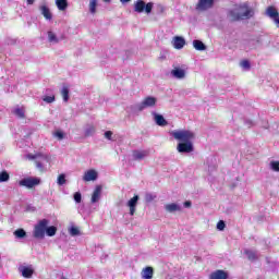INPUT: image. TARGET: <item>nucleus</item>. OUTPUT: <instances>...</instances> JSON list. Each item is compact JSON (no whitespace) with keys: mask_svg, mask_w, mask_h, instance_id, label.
Returning <instances> with one entry per match:
<instances>
[{"mask_svg":"<svg viewBox=\"0 0 279 279\" xmlns=\"http://www.w3.org/2000/svg\"><path fill=\"white\" fill-rule=\"evenodd\" d=\"M254 14V9L250 7V3L242 2L227 11V19L231 21V23H239L240 21H250V19H253Z\"/></svg>","mask_w":279,"mask_h":279,"instance_id":"f257e3e1","label":"nucleus"},{"mask_svg":"<svg viewBox=\"0 0 279 279\" xmlns=\"http://www.w3.org/2000/svg\"><path fill=\"white\" fill-rule=\"evenodd\" d=\"M57 232H58V227L56 226L49 227V220L41 219L35 225L33 230V236L34 239H38L39 241H43V239H45V234L47 236H56Z\"/></svg>","mask_w":279,"mask_h":279,"instance_id":"f03ea898","label":"nucleus"},{"mask_svg":"<svg viewBox=\"0 0 279 279\" xmlns=\"http://www.w3.org/2000/svg\"><path fill=\"white\" fill-rule=\"evenodd\" d=\"M156 104H158L157 97L147 96L141 102L132 105L130 110L134 114H138V112H143V110H147V108H156Z\"/></svg>","mask_w":279,"mask_h":279,"instance_id":"7ed1b4c3","label":"nucleus"},{"mask_svg":"<svg viewBox=\"0 0 279 279\" xmlns=\"http://www.w3.org/2000/svg\"><path fill=\"white\" fill-rule=\"evenodd\" d=\"M26 158H28V160H35L36 168L40 173H45V171H47L45 163H49L51 161V158L43 153H37L35 155L28 154Z\"/></svg>","mask_w":279,"mask_h":279,"instance_id":"20e7f679","label":"nucleus"},{"mask_svg":"<svg viewBox=\"0 0 279 279\" xmlns=\"http://www.w3.org/2000/svg\"><path fill=\"white\" fill-rule=\"evenodd\" d=\"M171 136L180 143H191L195 140V133L189 130H175L171 132Z\"/></svg>","mask_w":279,"mask_h":279,"instance_id":"39448f33","label":"nucleus"},{"mask_svg":"<svg viewBox=\"0 0 279 279\" xmlns=\"http://www.w3.org/2000/svg\"><path fill=\"white\" fill-rule=\"evenodd\" d=\"M154 10V2L145 3V0H137L134 3V12H137V14H143L145 12L146 14H149Z\"/></svg>","mask_w":279,"mask_h":279,"instance_id":"423d86ee","label":"nucleus"},{"mask_svg":"<svg viewBox=\"0 0 279 279\" xmlns=\"http://www.w3.org/2000/svg\"><path fill=\"white\" fill-rule=\"evenodd\" d=\"M215 8V0H198L195 5L196 12H208Z\"/></svg>","mask_w":279,"mask_h":279,"instance_id":"0eeeda50","label":"nucleus"},{"mask_svg":"<svg viewBox=\"0 0 279 279\" xmlns=\"http://www.w3.org/2000/svg\"><path fill=\"white\" fill-rule=\"evenodd\" d=\"M40 184L39 178L28 177L19 181V186H24L25 189H34V186H38Z\"/></svg>","mask_w":279,"mask_h":279,"instance_id":"6e6552de","label":"nucleus"},{"mask_svg":"<svg viewBox=\"0 0 279 279\" xmlns=\"http://www.w3.org/2000/svg\"><path fill=\"white\" fill-rule=\"evenodd\" d=\"M177 151H179V154H192V151H195L193 142H180L177 145Z\"/></svg>","mask_w":279,"mask_h":279,"instance_id":"1a4fd4ad","label":"nucleus"},{"mask_svg":"<svg viewBox=\"0 0 279 279\" xmlns=\"http://www.w3.org/2000/svg\"><path fill=\"white\" fill-rule=\"evenodd\" d=\"M138 199H141V197L138 195H134V197H132L126 203L128 208H130L131 217H134V214L136 213V206H138Z\"/></svg>","mask_w":279,"mask_h":279,"instance_id":"9d476101","label":"nucleus"},{"mask_svg":"<svg viewBox=\"0 0 279 279\" xmlns=\"http://www.w3.org/2000/svg\"><path fill=\"white\" fill-rule=\"evenodd\" d=\"M267 16L276 23L277 27H279V12L274 7H268L266 10Z\"/></svg>","mask_w":279,"mask_h":279,"instance_id":"9b49d317","label":"nucleus"},{"mask_svg":"<svg viewBox=\"0 0 279 279\" xmlns=\"http://www.w3.org/2000/svg\"><path fill=\"white\" fill-rule=\"evenodd\" d=\"M171 45L174 49H184V45H186V39H184V37L175 36L172 38Z\"/></svg>","mask_w":279,"mask_h":279,"instance_id":"f8f14e48","label":"nucleus"},{"mask_svg":"<svg viewBox=\"0 0 279 279\" xmlns=\"http://www.w3.org/2000/svg\"><path fill=\"white\" fill-rule=\"evenodd\" d=\"M19 271L23 276V278H32V276H34V267L32 265L20 266Z\"/></svg>","mask_w":279,"mask_h":279,"instance_id":"ddd939ff","label":"nucleus"},{"mask_svg":"<svg viewBox=\"0 0 279 279\" xmlns=\"http://www.w3.org/2000/svg\"><path fill=\"white\" fill-rule=\"evenodd\" d=\"M98 175L99 174L96 172V170H94V169L87 170L83 175V181L84 182H95V180H97Z\"/></svg>","mask_w":279,"mask_h":279,"instance_id":"4468645a","label":"nucleus"},{"mask_svg":"<svg viewBox=\"0 0 279 279\" xmlns=\"http://www.w3.org/2000/svg\"><path fill=\"white\" fill-rule=\"evenodd\" d=\"M101 191H104V186L96 185L93 194H92V204H97L99 199H101Z\"/></svg>","mask_w":279,"mask_h":279,"instance_id":"2eb2a0df","label":"nucleus"},{"mask_svg":"<svg viewBox=\"0 0 279 279\" xmlns=\"http://www.w3.org/2000/svg\"><path fill=\"white\" fill-rule=\"evenodd\" d=\"M39 12L40 14L44 15L46 21H51L53 19V14L51 13V10L49 9V7L45 4L39 7Z\"/></svg>","mask_w":279,"mask_h":279,"instance_id":"dca6fc26","label":"nucleus"},{"mask_svg":"<svg viewBox=\"0 0 279 279\" xmlns=\"http://www.w3.org/2000/svg\"><path fill=\"white\" fill-rule=\"evenodd\" d=\"M209 279H228V272L226 270H215L209 275Z\"/></svg>","mask_w":279,"mask_h":279,"instance_id":"f3484780","label":"nucleus"},{"mask_svg":"<svg viewBox=\"0 0 279 279\" xmlns=\"http://www.w3.org/2000/svg\"><path fill=\"white\" fill-rule=\"evenodd\" d=\"M167 213H182V206L177 203L167 204L165 206Z\"/></svg>","mask_w":279,"mask_h":279,"instance_id":"a211bd4d","label":"nucleus"},{"mask_svg":"<svg viewBox=\"0 0 279 279\" xmlns=\"http://www.w3.org/2000/svg\"><path fill=\"white\" fill-rule=\"evenodd\" d=\"M153 116H154L155 122L160 128H165V125L169 124V122H167V120L165 119V117L162 114H158L156 112H153Z\"/></svg>","mask_w":279,"mask_h":279,"instance_id":"6ab92c4d","label":"nucleus"},{"mask_svg":"<svg viewBox=\"0 0 279 279\" xmlns=\"http://www.w3.org/2000/svg\"><path fill=\"white\" fill-rule=\"evenodd\" d=\"M192 45L194 47V49L196 51H206V49H208V47L206 46V44H204V41L199 40V39H194L192 41Z\"/></svg>","mask_w":279,"mask_h":279,"instance_id":"aec40b11","label":"nucleus"},{"mask_svg":"<svg viewBox=\"0 0 279 279\" xmlns=\"http://www.w3.org/2000/svg\"><path fill=\"white\" fill-rule=\"evenodd\" d=\"M142 279H151L154 278V268L151 266H147L142 270Z\"/></svg>","mask_w":279,"mask_h":279,"instance_id":"412c9836","label":"nucleus"},{"mask_svg":"<svg viewBox=\"0 0 279 279\" xmlns=\"http://www.w3.org/2000/svg\"><path fill=\"white\" fill-rule=\"evenodd\" d=\"M171 75H173L175 80H184V77H186V72L183 69L175 68L171 71Z\"/></svg>","mask_w":279,"mask_h":279,"instance_id":"4be33fe9","label":"nucleus"},{"mask_svg":"<svg viewBox=\"0 0 279 279\" xmlns=\"http://www.w3.org/2000/svg\"><path fill=\"white\" fill-rule=\"evenodd\" d=\"M147 156H149V150H135V151H133L134 160H144V158H147Z\"/></svg>","mask_w":279,"mask_h":279,"instance_id":"5701e85b","label":"nucleus"},{"mask_svg":"<svg viewBox=\"0 0 279 279\" xmlns=\"http://www.w3.org/2000/svg\"><path fill=\"white\" fill-rule=\"evenodd\" d=\"M58 10H60L61 12H64V10H66V8H69V1L68 0H56L54 1Z\"/></svg>","mask_w":279,"mask_h":279,"instance_id":"b1692460","label":"nucleus"},{"mask_svg":"<svg viewBox=\"0 0 279 279\" xmlns=\"http://www.w3.org/2000/svg\"><path fill=\"white\" fill-rule=\"evenodd\" d=\"M244 254L247 256L248 260H258V255L255 251L252 250H244Z\"/></svg>","mask_w":279,"mask_h":279,"instance_id":"393cba45","label":"nucleus"},{"mask_svg":"<svg viewBox=\"0 0 279 279\" xmlns=\"http://www.w3.org/2000/svg\"><path fill=\"white\" fill-rule=\"evenodd\" d=\"M46 40L50 45H58V43H60V40H64V37L48 36Z\"/></svg>","mask_w":279,"mask_h":279,"instance_id":"a878e982","label":"nucleus"},{"mask_svg":"<svg viewBox=\"0 0 279 279\" xmlns=\"http://www.w3.org/2000/svg\"><path fill=\"white\" fill-rule=\"evenodd\" d=\"M95 132H96V130H95V126L93 124H87L85 126V133L84 134H85L86 137L94 136Z\"/></svg>","mask_w":279,"mask_h":279,"instance_id":"bb28decb","label":"nucleus"},{"mask_svg":"<svg viewBox=\"0 0 279 279\" xmlns=\"http://www.w3.org/2000/svg\"><path fill=\"white\" fill-rule=\"evenodd\" d=\"M13 114H15V117H19L20 119H25V109L17 107L13 110Z\"/></svg>","mask_w":279,"mask_h":279,"instance_id":"cd10ccee","label":"nucleus"},{"mask_svg":"<svg viewBox=\"0 0 279 279\" xmlns=\"http://www.w3.org/2000/svg\"><path fill=\"white\" fill-rule=\"evenodd\" d=\"M97 1L98 0H89V12L92 14H97Z\"/></svg>","mask_w":279,"mask_h":279,"instance_id":"c85d7f7f","label":"nucleus"},{"mask_svg":"<svg viewBox=\"0 0 279 279\" xmlns=\"http://www.w3.org/2000/svg\"><path fill=\"white\" fill-rule=\"evenodd\" d=\"M14 236L16 239H25V236H27V232H25L23 229H17L14 231Z\"/></svg>","mask_w":279,"mask_h":279,"instance_id":"c756f323","label":"nucleus"},{"mask_svg":"<svg viewBox=\"0 0 279 279\" xmlns=\"http://www.w3.org/2000/svg\"><path fill=\"white\" fill-rule=\"evenodd\" d=\"M61 95L63 101L66 104V101H69V87H62Z\"/></svg>","mask_w":279,"mask_h":279,"instance_id":"7c9ffc66","label":"nucleus"},{"mask_svg":"<svg viewBox=\"0 0 279 279\" xmlns=\"http://www.w3.org/2000/svg\"><path fill=\"white\" fill-rule=\"evenodd\" d=\"M57 184H59V186H64V184H66V175L60 174L57 179Z\"/></svg>","mask_w":279,"mask_h":279,"instance_id":"2f4dec72","label":"nucleus"},{"mask_svg":"<svg viewBox=\"0 0 279 279\" xmlns=\"http://www.w3.org/2000/svg\"><path fill=\"white\" fill-rule=\"evenodd\" d=\"M69 233L71 236H80L81 234L80 229L77 227H71L69 229Z\"/></svg>","mask_w":279,"mask_h":279,"instance_id":"473e14b6","label":"nucleus"},{"mask_svg":"<svg viewBox=\"0 0 279 279\" xmlns=\"http://www.w3.org/2000/svg\"><path fill=\"white\" fill-rule=\"evenodd\" d=\"M271 171L279 172V161L272 160L269 163Z\"/></svg>","mask_w":279,"mask_h":279,"instance_id":"72a5a7b5","label":"nucleus"},{"mask_svg":"<svg viewBox=\"0 0 279 279\" xmlns=\"http://www.w3.org/2000/svg\"><path fill=\"white\" fill-rule=\"evenodd\" d=\"M154 199H156V195L151 194V193H146L145 194V202L147 204H151V202H154Z\"/></svg>","mask_w":279,"mask_h":279,"instance_id":"f704fd0d","label":"nucleus"},{"mask_svg":"<svg viewBox=\"0 0 279 279\" xmlns=\"http://www.w3.org/2000/svg\"><path fill=\"white\" fill-rule=\"evenodd\" d=\"M10 180V174L7 171L0 172V182H8Z\"/></svg>","mask_w":279,"mask_h":279,"instance_id":"c9c22d12","label":"nucleus"},{"mask_svg":"<svg viewBox=\"0 0 279 279\" xmlns=\"http://www.w3.org/2000/svg\"><path fill=\"white\" fill-rule=\"evenodd\" d=\"M54 138H58V141H64V132L62 131H56L53 133Z\"/></svg>","mask_w":279,"mask_h":279,"instance_id":"e433bc0d","label":"nucleus"},{"mask_svg":"<svg viewBox=\"0 0 279 279\" xmlns=\"http://www.w3.org/2000/svg\"><path fill=\"white\" fill-rule=\"evenodd\" d=\"M217 230H219L220 232H223V230H226V221L223 220L218 221Z\"/></svg>","mask_w":279,"mask_h":279,"instance_id":"4c0bfd02","label":"nucleus"},{"mask_svg":"<svg viewBox=\"0 0 279 279\" xmlns=\"http://www.w3.org/2000/svg\"><path fill=\"white\" fill-rule=\"evenodd\" d=\"M43 101L46 104H53V101H56V96H46L43 98Z\"/></svg>","mask_w":279,"mask_h":279,"instance_id":"58836bf2","label":"nucleus"},{"mask_svg":"<svg viewBox=\"0 0 279 279\" xmlns=\"http://www.w3.org/2000/svg\"><path fill=\"white\" fill-rule=\"evenodd\" d=\"M74 202L76 204H82V193L81 192L74 193Z\"/></svg>","mask_w":279,"mask_h":279,"instance_id":"ea45409f","label":"nucleus"},{"mask_svg":"<svg viewBox=\"0 0 279 279\" xmlns=\"http://www.w3.org/2000/svg\"><path fill=\"white\" fill-rule=\"evenodd\" d=\"M240 66H242V69H244L245 71H248L250 69V61L247 60H243L241 63H240Z\"/></svg>","mask_w":279,"mask_h":279,"instance_id":"a19ab883","label":"nucleus"},{"mask_svg":"<svg viewBox=\"0 0 279 279\" xmlns=\"http://www.w3.org/2000/svg\"><path fill=\"white\" fill-rule=\"evenodd\" d=\"M112 131H106L105 138H107V141H114V138H112Z\"/></svg>","mask_w":279,"mask_h":279,"instance_id":"79ce46f5","label":"nucleus"},{"mask_svg":"<svg viewBox=\"0 0 279 279\" xmlns=\"http://www.w3.org/2000/svg\"><path fill=\"white\" fill-rule=\"evenodd\" d=\"M158 60H159L160 62H165V60H167V56L163 54V53H161V54L158 57Z\"/></svg>","mask_w":279,"mask_h":279,"instance_id":"37998d69","label":"nucleus"},{"mask_svg":"<svg viewBox=\"0 0 279 279\" xmlns=\"http://www.w3.org/2000/svg\"><path fill=\"white\" fill-rule=\"evenodd\" d=\"M183 206H184V208H191V206H192L191 201L185 202V203L183 204Z\"/></svg>","mask_w":279,"mask_h":279,"instance_id":"c03bdc74","label":"nucleus"},{"mask_svg":"<svg viewBox=\"0 0 279 279\" xmlns=\"http://www.w3.org/2000/svg\"><path fill=\"white\" fill-rule=\"evenodd\" d=\"M158 10H159V14H162V12H165V7L158 5Z\"/></svg>","mask_w":279,"mask_h":279,"instance_id":"a18cd8bd","label":"nucleus"},{"mask_svg":"<svg viewBox=\"0 0 279 279\" xmlns=\"http://www.w3.org/2000/svg\"><path fill=\"white\" fill-rule=\"evenodd\" d=\"M36 0H26L27 5H34Z\"/></svg>","mask_w":279,"mask_h":279,"instance_id":"49530a36","label":"nucleus"},{"mask_svg":"<svg viewBox=\"0 0 279 279\" xmlns=\"http://www.w3.org/2000/svg\"><path fill=\"white\" fill-rule=\"evenodd\" d=\"M130 1H132V0H120V2L122 3V5H125V3H130Z\"/></svg>","mask_w":279,"mask_h":279,"instance_id":"de8ad7c7","label":"nucleus"},{"mask_svg":"<svg viewBox=\"0 0 279 279\" xmlns=\"http://www.w3.org/2000/svg\"><path fill=\"white\" fill-rule=\"evenodd\" d=\"M104 1V3H111L112 2V0H102Z\"/></svg>","mask_w":279,"mask_h":279,"instance_id":"09e8293b","label":"nucleus"},{"mask_svg":"<svg viewBox=\"0 0 279 279\" xmlns=\"http://www.w3.org/2000/svg\"><path fill=\"white\" fill-rule=\"evenodd\" d=\"M229 48H230V49H234V45H232L231 43H229Z\"/></svg>","mask_w":279,"mask_h":279,"instance_id":"8fccbe9b","label":"nucleus"},{"mask_svg":"<svg viewBox=\"0 0 279 279\" xmlns=\"http://www.w3.org/2000/svg\"><path fill=\"white\" fill-rule=\"evenodd\" d=\"M48 36H53V33H51V32H48Z\"/></svg>","mask_w":279,"mask_h":279,"instance_id":"3c124183","label":"nucleus"}]
</instances>
